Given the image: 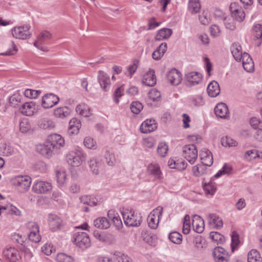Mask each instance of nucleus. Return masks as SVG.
Instances as JSON below:
<instances>
[{"label":"nucleus","mask_w":262,"mask_h":262,"mask_svg":"<svg viewBox=\"0 0 262 262\" xmlns=\"http://www.w3.org/2000/svg\"><path fill=\"white\" fill-rule=\"evenodd\" d=\"M168 150V145L166 143L161 142L159 144L157 148V152L160 156H165L167 153Z\"/></svg>","instance_id":"052dcab7"},{"label":"nucleus","mask_w":262,"mask_h":262,"mask_svg":"<svg viewBox=\"0 0 262 262\" xmlns=\"http://www.w3.org/2000/svg\"><path fill=\"white\" fill-rule=\"evenodd\" d=\"M52 38L51 33L48 31H41L37 36L36 40L34 43V46L37 49L43 52L49 51L48 48L43 45L48 44V41Z\"/></svg>","instance_id":"20e7f679"},{"label":"nucleus","mask_w":262,"mask_h":262,"mask_svg":"<svg viewBox=\"0 0 262 262\" xmlns=\"http://www.w3.org/2000/svg\"><path fill=\"white\" fill-rule=\"evenodd\" d=\"M148 97L151 100L158 101L160 99L161 93L158 90L152 89L148 93Z\"/></svg>","instance_id":"774afa93"},{"label":"nucleus","mask_w":262,"mask_h":262,"mask_svg":"<svg viewBox=\"0 0 262 262\" xmlns=\"http://www.w3.org/2000/svg\"><path fill=\"white\" fill-rule=\"evenodd\" d=\"M231 240L232 242L231 247L232 251H233L234 249L238 246L239 242L238 235L235 231H233L232 232Z\"/></svg>","instance_id":"338daca9"},{"label":"nucleus","mask_w":262,"mask_h":262,"mask_svg":"<svg viewBox=\"0 0 262 262\" xmlns=\"http://www.w3.org/2000/svg\"><path fill=\"white\" fill-rule=\"evenodd\" d=\"M114 255L117 262H132V259L127 254L116 252Z\"/></svg>","instance_id":"c03bdc74"},{"label":"nucleus","mask_w":262,"mask_h":262,"mask_svg":"<svg viewBox=\"0 0 262 262\" xmlns=\"http://www.w3.org/2000/svg\"><path fill=\"white\" fill-rule=\"evenodd\" d=\"M205 101L201 95H195L190 99V104L194 106L199 107L205 104Z\"/></svg>","instance_id":"49530a36"},{"label":"nucleus","mask_w":262,"mask_h":262,"mask_svg":"<svg viewBox=\"0 0 262 262\" xmlns=\"http://www.w3.org/2000/svg\"><path fill=\"white\" fill-rule=\"evenodd\" d=\"M172 31L171 29L163 28L160 29L155 36L156 40H162L168 38L172 34Z\"/></svg>","instance_id":"72a5a7b5"},{"label":"nucleus","mask_w":262,"mask_h":262,"mask_svg":"<svg viewBox=\"0 0 262 262\" xmlns=\"http://www.w3.org/2000/svg\"><path fill=\"white\" fill-rule=\"evenodd\" d=\"M214 113L217 117L226 118L229 116V111L226 104L221 102L218 103L215 108Z\"/></svg>","instance_id":"4be33fe9"},{"label":"nucleus","mask_w":262,"mask_h":262,"mask_svg":"<svg viewBox=\"0 0 262 262\" xmlns=\"http://www.w3.org/2000/svg\"><path fill=\"white\" fill-rule=\"evenodd\" d=\"M183 156L190 164H193L198 158V152L196 146L191 144L183 147Z\"/></svg>","instance_id":"0eeeda50"},{"label":"nucleus","mask_w":262,"mask_h":262,"mask_svg":"<svg viewBox=\"0 0 262 262\" xmlns=\"http://www.w3.org/2000/svg\"><path fill=\"white\" fill-rule=\"evenodd\" d=\"M166 79L172 85H178L182 80V74L180 71L173 68L166 74Z\"/></svg>","instance_id":"9d476101"},{"label":"nucleus","mask_w":262,"mask_h":262,"mask_svg":"<svg viewBox=\"0 0 262 262\" xmlns=\"http://www.w3.org/2000/svg\"><path fill=\"white\" fill-rule=\"evenodd\" d=\"M187 82L190 86L199 84L202 80V75L196 72H191L185 75Z\"/></svg>","instance_id":"aec40b11"},{"label":"nucleus","mask_w":262,"mask_h":262,"mask_svg":"<svg viewBox=\"0 0 262 262\" xmlns=\"http://www.w3.org/2000/svg\"><path fill=\"white\" fill-rule=\"evenodd\" d=\"M209 224L214 228L219 229L223 227V223L222 219L216 214L210 213L208 216Z\"/></svg>","instance_id":"cd10ccee"},{"label":"nucleus","mask_w":262,"mask_h":262,"mask_svg":"<svg viewBox=\"0 0 262 262\" xmlns=\"http://www.w3.org/2000/svg\"><path fill=\"white\" fill-rule=\"evenodd\" d=\"M20 131L23 133H26L31 129V125L27 119H24L19 122Z\"/></svg>","instance_id":"de8ad7c7"},{"label":"nucleus","mask_w":262,"mask_h":262,"mask_svg":"<svg viewBox=\"0 0 262 262\" xmlns=\"http://www.w3.org/2000/svg\"><path fill=\"white\" fill-rule=\"evenodd\" d=\"M125 224L128 227H138L142 222L140 214L135 212L132 209L125 208L122 212Z\"/></svg>","instance_id":"f257e3e1"},{"label":"nucleus","mask_w":262,"mask_h":262,"mask_svg":"<svg viewBox=\"0 0 262 262\" xmlns=\"http://www.w3.org/2000/svg\"><path fill=\"white\" fill-rule=\"evenodd\" d=\"M76 111L81 116L88 117L91 115V112L89 106L85 103L78 104L76 107Z\"/></svg>","instance_id":"f704fd0d"},{"label":"nucleus","mask_w":262,"mask_h":262,"mask_svg":"<svg viewBox=\"0 0 262 262\" xmlns=\"http://www.w3.org/2000/svg\"><path fill=\"white\" fill-rule=\"evenodd\" d=\"M36 149L38 152L47 158L51 156L53 149L48 142L45 144L38 145Z\"/></svg>","instance_id":"c756f323"},{"label":"nucleus","mask_w":262,"mask_h":262,"mask_svg":"<svg viewBox=\"0 0 262 262\" xmlns=\"http://www.w3.org/2000/svg\"><path fill=\"white\" fill-rule=\"evenodd\" d=\"M143 108L141 103L137 101L133 102L131 104L130 109L132 112L136 114H138Z\"/></svg>","instance_id":"0e129e2a"},{"label":"nucleus","mask_w":262,"mask_h":262,"mask_svg":"<svg viewBox=\"0 0 262 262\" xmlns=\"http://www.w3.org/2000/svg\"><path fill=\"white\" fill-rule=\"evenodd\" d=\"M216 16L219 15V16L224 18V24L227 29L230 30H234L236 28V26L233 20L230 18L225 17V14L220 11H216L215 14Z\"/></svg>","instance_id":"c9c22d12"},{"label":"nucleus","mask_w":262,"mask_h":262,"mask_svg":"<svg viewBox=\"0 0 262 262\" xmlns=\"http://www.w3.org/2000/svg\"><path fill=\"white\" fill-rule=\"evenodd\" d=\"M41 94V91L33 89H27L24 92V95L30 99H35Z\"/></svg>","instance_id":"5fc2aeb1"},{"label":"nucleus","mask_w":262,"mask_h":262,"mask_svg":"<svg viewBox=\"0 0 262 262\" xmlns=\"http://www.w3.org/2000/svg\"><path fill=\"white\" fill-rule=\"evenodd\" d=\"M100 164L101 163L94 158L90 160L89 166L93 174L97 175L99 173V168Z\"/></svg>","instance_id":"603ef678"},{"label":"nucleus","mask_w":262,"mask_h":262,"mask_svg":"<svg viewBox=\"0 0 262 262\" xmlns=\"http://www.w3.org/2000/svg\"><path fill=\"white\" fill-rule=\"evenodd\" d=\"M200 156L203 164L207 166H211L212 165L213 156L212 153L208 149H202L200 151Z\"/></svg>","instance_id":"412c9836"},{"label":"nucleus","mask_w":262,"mask_h":262,"mask_svg":"<svg viewBox=\"0 0 262 262\" xmlns=\"http://www.w3.org/2000/svg\"><path fill=\"white\" fill-rule=\"evenodd\" d=\"M190 231V216L187 214L185 216L183 225V232L185 234H188Z\"/></svg>","instance_id":"13d9d810"},{"label":"nucleus","mask_w":262,"mask_h":262,"mask_svg":"<svg viewBox=\"0 0 262 262\" xmlns=\"http://www.w3.org/2000/svg\"><path fill=\"white\" fill-rule=\"evenodd\" d=\"M201 7L199 0H189L188 8L190 13H196L199 12Z\"/></svg>","instance_id":"ea45409f"},{"label":"nucleus","mask_w":262,"mask_h":262,"mask_svg":"<svg viewBox=\"0 0 262 262\" xmlns=\"http://www.w3.org/2000/svg\"><path fill=\"white\" fill-rule=\"evenodd\" d=\"M56 259L57 262H75L74 257L64 253H58Z\"/></svg>","instance_id":"8fccbe9b"},{"label":"nucleus","mask_w":262,"mask_h":262,"mask_svg":"<svg viewBox=\"0 0 262 262\" xmlns=\"http://www.w3.org/2000/svg\"><path fill=\"white\" fill-rule=\"evenodd\" d=\"M71 113L70 109L67 106H61L56 108L54 115L56 118L63 119L68 117Z\"/></svg>","instance_id":"2f4dec72"},{"label":"nucleus","mask_w":262,"mask_h":262,"mask_svg":"<svg viewBox=\"0 0 262 262\" xmlns=\"http://www.w3.org/2000/svg\"><path fill=\"white\" fill-rule=\"evenodd\" d=\"M59 101V97L53 94L49 93L45 95L41 100V105L45 108H50L57 104Z\"/></svg>","instance_id":"9b49d317"},{"label":"nucleus","mask_w":262,"mask_h":262,"mask_svg":"<svg viewBox=\"0 0 262 262\" xmlns=\"http://www.w3.org/2000/svg\"><path fill=\"white\" fill-rule=\"evenodd\" d=\"M231 53L237 61H241L243 53L241 45L238 42L233 43L231 47Z\"/></svg>","instance_id":"c85d7f7f"},{"label":"nucleus","mask_w":262,"mask_h":262,"mask_svg":"<svg viewBox=\"0 0 262 262\" xmlns=\"http://www.w3.org/2000/svg\"><path fill=\"white\" fill-rule=\"evenodd\" d=\"M12 185L20 192L27 191L31 186V179L28 176H18L12 179Z\"/></svg>","instance_id":"f03ea898"},{"label":"nucleus","mask_w":262,"mask_h":262,"mask_svg":"<svg viewBox=\"0 0 262 262\" xmlns=\"http://www.w3.org/2000/svg\"><path fill=\"white\" fill-rule=\"evenodd\" d=\"M85 159V155L79 148L70 151L67 155V161L73 167L80 166Z\"/></svg>","instance_id":"7ed1b4c3"},{"label":"nucleus","mask_w":262,"mask_h":262,"mask_svg":"<svg viewBox=\"0 0 262 262\" xmlns=\"http://www.w3.org/2000/svg\"><path fill=\"white\" fill-rule=\"evenodd\" d=\"M207 166L204 164H198L192 167V171L195 177H200L204 174L207 170Z\"/></svg>","instance_id":"37998d69"},{"label":"nucleus","mask_w":262,"mask_h":262,"mask_svg":"<svg viewBox=\"0 0 262 262\" xmlns=\"http://www.w3.org/2000/svg\"><path fill=\"white\" fill-rule=\"evenodd\" d=\"M48 142L52 148H58L63 146L64 140L60 135L54 134L48 137Z\"/></svg>","instance_id":"f3484780"},{"label":"nucleus","mask_w":262,"mask_h":262,"mask_svg":"<svg viewBox=\"0 0 262 262\" xmlns=\"http://www.w3.org/2000/svg\"><path fill=\"white\" fill-rule=\"evenodd\" d=\"M203 189L206 195H213L216 190L214 183L210 181L203 184Z\"/></svg>","instance_id":"58836bf2"},{"label":"nucleus","mask_w":262,"mask_h":262,"mask_svg":"<svg viewBox=\"0 0 262 262\" xmlns=\"http://www.w3.org/2000/svg\"><path fill=\"white\" fill-rule=\"evenodd\" d=\"M163 209L162 207L158 206L148 215L147 222L149 227L151 229H155L157 228L160 218L162 215Z\"/></svg>","instance_id":"423d86ee"},{"label":"nucleus","mask_w":262,"mask_h":262,"mask_svg":"<svg viewBox=\"0 0 262 262\" xmlns=\"http://www.w3.org/2000/svg\"><path fill=\"white\" fill-rule=\"evenodd\" d=\"M21 100V96L18 93H15L9 98V102L13 107L17 105Z\"/></svg>","instance_id":"bf43d9fd"},{"label":"nucleus","mask_w":262,"mask_h":262,"mask_svg":"<svg viewBox=\"0 0 262 262\" xmlns=\"http://www.w3.org/2000/svg\"><path fill=\"white\" fill-rule=\"evenodd\" d=\"M81 124L79 120L76 118H72L69 122L68 133L69 135L77 134L81 128Z\"/></svg>","instance_id":"a878e982"},{"label":"nucleus","mask_w":262,"mask_h":262,"mask_svg":"<svg viewBox=\"0 0 262 262\" xmlns=\"http://www.w3.org/2000/svg\"><path fill=\"white\" fill-rule=\"evenodd\" d=\"M247 260L248 262H262L259 252L255 249H252L248 252Z\"/></svg>","instance_id":"e433bc0d"},{"label":"nucleus","mask_w":262,"mask_h":262,"mask_svg":"<svg viewBox=\"0 0 262 262\" xmlns=\"http://www.w3.org/2000/svg\"><path fill=\"white\" fill-rule=\"evenodd\" d=\"M210 237L214 243L217 244H222L225 242L224 236L217 232H211Z\"/></svg>","instance_id":"09e8293b"},{"label":"nucleus","mask_w":262,"mask_h":262,"mask_svg":"<svg viewBox=\"0 0 262 262\" xmlns=\"http://www.w3.org/2000/svg\"><path fill=\"white\" fill-rule=\"evenodd\" d=\"M14 152V149L9 145L3 143L0 145V153L4 156H9Z\"/></svg>","instance_id":"a18cd8bd"},{"label":"nucleus","mask_w":262,"mask_h":262,"mask_svg":"<svg viewBox=\"0 0 262 262\" xmlns=\"http://www.w3.org/2000/svg\"><path fill=\"white\" fill-rule=\"evenodd\" d=\"M74 243L77 247L85 249L91 246L89 235L84 232H76L73 235Z\"/></svg>","instance_id":"39448f33"},{"label":"nucleus","mask_w":262,"mask_h":262,"mask_svg":"<svg viewBox=\"0 0 262 262\" xmlns=\"http://www.w3.org/2000/svg\"><path fill=\"white\" fill-rule=\"evenodd\" d=\"M232 16L238 21L241 22L244 20L245 17V14L243 10L240 8L237 11H236Z\"/></svg>","instance_id":"e2e57ef3"},{"label":"nucleus","mask_w":262,"mask_h":262,"mask_svg":"<svg viewBox=\"0 0 262 262\" xmlns=\"http://www.w3.org/2000/svg\"><path fill=\"white\" fill-rule=\"evenodd\" d=\"M245 157L248 160H252L256 158H262V152H258L256 149L247 150L245 154Z\"/></svg>","instance_id":"79ce46f5"},{"label":"nucleus","mask_w":262,"mask_h":262,"mask_svg":"<svg viewBox=\"0 0 262 262\" xmlns=\"http://www.w3.org/2000/svg\"><path fill=\"white\" fill-rule=\"evenodd\" d=\"M52 189V184L46 181H38L34 183L32 187L33 191L37 193H46Z\"/></svg>","instance_id":"2eb2a0df"},{"label":"nucleus","mask_w":262,"mask_h":262,"mask_svg":"<svg viewBox=\"0 0 262 262\" xmlns=\"http://www.w3.org/2000/svg\"><path fill=\"white\" fill-rule=\"evenodd\" d=\"M156 77L153 70L150 69L143 75L142 82L147 86H153L156 84Z\"/></svg>","instance_id":"b1692460"},{"label":"nucleus","mask_w":262,"mask_h":262,"mask_svg":"<svg viewBox=\"0 0 262 262\" xmlns=\"http://www.w3.org/2000/svg\"><path fill=\"white\" fill-rule=\"evenodd\" d=\"M192 226L194 231L202 233L204 229V222L202 218L198 215H194L192 217Z\"/></svg>","instance_id":"393cba45"},{"label":"nucleus","mask_w":262,"mask_h":262,"mask_svg":"<svg viewBox=\"0 0 262 262\" xmlns=\"http://www.w3.org/2000/svg\"><path fill=\"white\" fill-rule=\"evenodd\" d=\"M147 171L156 180H161L163 179V173L158 164H150L147 167Z\"/></svg>","instance_id":"a211bd4d"},{"label":"nucleus","mask_w":262,"mask_h":262,"mask_svg":"<svg viewBox=\"0 0 262 262\" xmlns=\"http://www.w3.org/2000/svg\"><path fill=\"white\" fill-rule=\"evenodd\" d=\"M241 61H242L243 67L245 71L249 73L253 72L254 70V62L249 54L244 52Z\"/></svg>","instance_id":"6ab92c4d"},{"label":"nucleus","mask_w":262,"mask_h":262,"mask_svg":"<svg viewBox=\"0 0 262 262\" xmlns=\"http://www.w3.org/2000/svg\"><path fill=\"white\" fill-rule=\"evenodd\" d=\"M83 143L84 146L89 149H95L97 147L96 142L90 137H86L84 138Z\"/></svg>","instance_id":"680f3d73"},{"label":"nucleus","mask_w":262,"mask_h":262,"mask_svg":"<svg viewBox=\"0 0 262 262\" xmlns=\"http://www.w3.org/2000/svg\"><path fill=\"white\" fill-rule=\"evenodd\" d=\"M167 49V43H162L158 48L152 53V57L155 60H158L161 59L164 55Z\"/></svg>","instance_id":"7c9ffc66"},{"label":"nucleus","mask_w":262,"mask_h":262,"mask_svg":"<svg viewBox=\"0 0 262 262\" xmlns=\"http://www.w3.org/2000/svg\"><path fill=\"white\" fill-rule=\"evenodd\" d=\"M5 258L9 262H20L21 257L19 251L14 248L10 247L4 251Z\"/></svg>","instance_id":"4468645a"},{"label":"nucleus","mask_w":262,"mask_h":262,"mask_svg":"<svg viewBox=\"0 0 262 262\" xmlns=\"http://www.w3.org/2000/svg\"><path fill=\"white\" fill-rule=\"evenodd\" d=\"M56 181L59 188H62L64 186L67 174L64 171H58L56 174Z\"/></svg>","instance_id":"a19ab883"},{"label":"nucleus","mask_w":262,"mask_h":262,"mask_svg":"<svg viewBox=\"0 0 262 262\" xmlns=\"http://www.w3.org/2000/svg\"><path fill=\"white\" fill-rule=\"evenodd\" d=\"M212 255L215 262H229L230 259L228 252L221 247L214 248Z\"/></svg>","instance_id":"1a4fd4ad"},{"label":"nucleus","mask_w":262,"mask_h":262,"mask_svg":"<svg viewBox=\"0 0 262 262\" xmlns=\"http://www.w3.org/2000/svg\"><path fill=\"white\" fill-rule=\"evenodd\" d=\"M168 238L171 242L177 244H181L182 241V235L177 231L170 233Z\"/></svg>","instance_id":"3c124183"},{"label":"nucleus","mask_w":262,"mask_h":262,"mask_svg":"<svg viewBox=\"0 0 262 262\" xmlns=\"http://www.w3.org/2000/svg\"><path fill=\"white\" fill-rule=\"evenodd\" d=\"M97 79L102 90L104 92H107L111 86L110 76L103 71H99L98 72Z\"/></svg>","instance_id":"dca6fc26"},{"label":"nucleus","mask_w":262,"mask_h":262,"mask_svg":"<svg viewBox=\"0 0 262 262\" xmlns=\"http://www.w3.org/2000/svg\"><path fill=\"white\" fill-rule=\"evenodd\" d=\"M253 35L257 39L262 40V25L260 24H256L253 27ZM261 43L260 41L259 45Z\"/></svg>","instance_id":"6e6d98bb"},{"label":"nucleus","mask_w":262,"mask_h":262,"mask_svg":"<svg viewBox=\"0 0 262 262\" xmlns=\"http://www.w3.org/2000/svg\"><path fill=\"white\" fill-rule=\"evenodd\" d=\"M157 127L155 121L152 119H147L141 125L140 129L141 133L148 134L154 131Z\"/></svg>","instance_id":"5701e85b"},{"label":"nucleus","mask_w":262,"mask_h":262,"mask_svg":"<svg viewBox=\"0 0 262 262\" xmlns=\"http://www.w3.org/2000/svg\"><path fill=\"white\" fill-rule=\"evenodd\" d=\"M48 221L50 229L52 231H56L63 226L62 220L58 215L50 213L48 215Z\"/></svg>","instance_id":"f8f14e48"},{"label":"nucleus","mask_w":262,"mask_h":262,"mask_svg":"<svg viewBox=\"0 0 262 262\" xmlns=\"http://www.w3.org/2000/svg\"><path fill=\"white\" fill-rule=\"evenodd\" d=\"M28 25L15 27L12 29V34L14 37L20 39H27L31 37V33Z\"/></svg>","instance_id":"6e6552de"},{"label":"nucleus","mask_w":262,"mask_h":262,"mask_svg":"<svg viewBox=\"0 0 262 262\" xmlns=\"http://www.w3.org/2000/svg\"><path fill=\"white\" fill-rule=\"evenodd\" d=\"M223 146L227 147H233L237 145V142L232 138L228 137H223L221 139Z\"/></svg>","instance_id":"4d7b16f0"},{"label":"nucleus","mask_w":262,"mask_h":262,"mask_svg":"<svg viewBox=\"0 0 262 262\" xmlns=\"http://www.w3.org/2000/svg\"><path fill=\"white\" fill-rule=\"evenodd\" d=\"M123 95V86L118 88L114 94V101L118 104L119 102V98Z\"/></svg>","instance_id":"69168bd1"},{"label":"nucleus","mask_w":262,"mask_h":262,"mask_svg":"<svg viewBox=\"0 0 262 262\" xmlns=\"http://www.w3.org/2000/svg\"><path fill=\"white\" fill-rule=\"evenodd\" d=\"M38 106L34 102L30 101L23 104L19 110L24 115L32 116L38 112Z\"/></svg>","instance_id":"ddd939ff"},{"label":"nucleus","mask_w":262,"mask_h":262,"mask_svg":"<svg viewBox=\"0 0 262 262\" xmlns=\"http://www.w3.org/2000/svg\"><path fill=\"white\" fill-rule=\"evenodd\" d=\"M95 227L100 229H107L110 227L109 221L104 217H101L96 219L94 221Z\"/></svg>","instance_id":"4c0bfd02"},{"label":"nucleus","mask_w":262,"mask_h":262,"mask_svg":"<svg viewBox=\"0 0 262 262\" xmlns=\"http://www.w3.org/2000/svg\"><path fill=\"white\" fill-rule=\"evenodd\" d=\"M39 126L41 128L47 129L54 127V125L52 120L43 118L39 122Z\"/></svg>","instance_id":"864d4df0"},{"label":"nucleus","mask_w":262,"mask_h":262,"mask_svg":"<svg viewBox=\"0 0 262 262\" xmlns=\"http://www.w3.org/2000/svg\"><path fill=\"white\" fill-rule=\"evenodd\" d=\"M207 91L209 96L211 97L217 96L221 91L219 84L216 81H212L208 84Z\"/></svg>","instance_id":"bb28decb"},{"label":"nucleus","mask_w":262,"mask_h":262,"mask_svg":"<svg viewBox=\"0 0 262 262\" xmlns=\"http://www.w3.org/2000/svg\"><path fill=\"white\" fill-rule=\"evenodd\" d=\"M80 200L83 204L91 206H96L99 202L98 199L94 195H83L80 198Z\"/></svg>","instance_id":"473e14b6"}]
</instances>
